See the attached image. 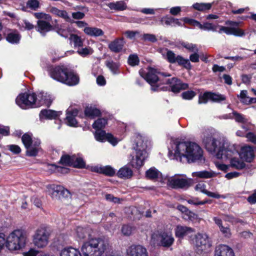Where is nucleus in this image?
Listing matches in <instances>:
<instances>
[{
  "label": "nucleus",
  "instance_id": "1",
  "mask_svg": "<svg viewBox=\"0 0 256 256\" xmlns=\"http://www.w3.org/2000/svg\"><path fill=\"white\" fill-rule=\"evenodd\" d=\"M46 71L52 78L67 86H74L80 82L78 75L64 64H50L46 67Z\"/></svg>",
  "mask_w": 256,
  "mask_h": 256
},
{
  "label": "nucleus",
  "instance_id": "2",
  "mask_svg": "<svg viewBox=\"0 0 256 256\" xmlns=\"http://www.w3.org/2000/svg\"><path fill=\"white\" fill-rule=\"evenodd\" d=\"M108 246L107 242L102 238H92L83 244L81 250L84 256H101Z\"/></svg>",
  "mask_w": 256,
  "mask_h": 256
},
{
  "label": "nucleus",
  "instance_id": "3",
  "mask_svg": "<svg viewBox=\"0 0 256 256\" xmlns=\"http://www.w3.org/2000/svg\"><path fill=\"white\" fill-rule=\"evenodd\" d=\"M167 52L165 59L170 64H176L187 70L192 68V65L190 61L192 62H198L200 59V55L198 52H194L190 56V59L186 58L180 55H176L173 51L166 49Z\"/></svg>",
  "mask_w": 256,
  "mask_h": 256
},
{
  "label": "nucleus",
  "instance_id": "4",
  "mask_svg": "<svg viewBox=\"0 0 256 256\" xmlns=\"http://www.w3.org/2000/svg\"><path fill=\"white\" fill-rule=\"evenodd\" d=\"M188 240L194 246L196 253L198 254L206 252L212 246V242L206 234L198 232L191 235Z\"/></svg>",
  "mask_w": 256,
  "mask_h": 256
},
{
  "label": "nucleus",
  "instance_id": "5",
  "mask_svg": "<svg viewBox=\"0 0 256 256\" xmlns=\"http://www.w3.org/2000/svg\"><path fill=\"white\" fill-rule=\"evenodd\" d=\"M38 97L34 92L20 93L16 99V104L22 109L38 108L42 106V102H37Z\"/></svg>",
  "mask_w": 256,
  "mask_h": 256
},
{
  "label": "nucleus",
  "instance_id": "6",
  "mask_svg": "<svg viewBox=\"0 0 256 256\" xmlns=\"http://www.w3.org/2000/svg\"><path fill=\"white\" fill-rule=\"evenodd\" d=\"M139 74L151 86V90L153 92H158L163 90L164 88H160V86L156 83L160 80L158 76V70L149 66L148 72L141 68L139 70Z\"/></svg>",
  "mask_w": 256,
  "mask_h": 256
},
{
  "label": "nucleus",
  "instance_id": "7",
  "mask_svg": "<svg viewBox=\"0 0 256 256\" xmlns=\"http://www.w3.org/2000/svg\"><path fill=\"white\" fill-rule=\"evenodd\" d=\"M152 240L156 242L160 246L170 248L174 241L172 234L164 230L157 231L154 232L151 236Z\"/></svg>",
  "mask_w": 256,
  "mask_h": 256
},
{
  "label": "nucleus",
  "instance_id": "8",
  "mask_svg": "<svg viewBox=\"0 0 256 256\" xmlns=\"http://www.w3.org/2000/svg\"><path fill=\"white\" fill-rule=\"evenodd\" d=\"M50 235V232L46 228H40L32 236V242L36 246L43 248L48 245Z\"/></svg>",
  "mask_w": 256,
  "mask_h": 256
},
{
  "label": "nucleus",
  "instance_id": "9",
  "mask_svg": "<svg viewBox=\"0 0 256 256\" xmlns=\"http://www.w3.org/2000/svg\"><path fill=\"white\" fill-rule=\"evenodd\" d=\"M185 158L188 163L201 160L203 158V150L196 142H190Z\"/></svg>",
  "mask_w": 256,
  "mask_h": 256
},
{
  "label": "nucleus",
  "instance_id": "10",
  "mask_svg": "<svg viewBox=\"0 0 256 256\" xmlns=\"http://www.w3.org/2000/svg\"><path fill=\"white\" fill-rule=\"evenodd\" d=\"M164 84L169 85L170 90L175 94L178 93L180 90H185L188 88V84L182 82L180 79L176 77L166 80Z\"/></svg>",
  "mask_w": 256,
  "mask_h": 256
},
{
  "label": "nucleus",
  "instance_id": "11",
  "mask_svg": "<svg viewBox=\"0 0 256 256\" xmlns=\"http://www.w3.org/2000/svg\"><path fill=\"white\" fill-rule=\"evenodd\" d=\"M136 158H132L131 163L134 168H140L144 164V161L146 158V151L144 148L141 149L136 144Z\"/></svg>",
  "mask_w": 256,
  "mask_h": 256
},
{
  "label": "nucleus",
  "instance_id": "12",
  "mask_svg": "<svg viewBox=\"0 0 256 256\" xmlns=\"http://www.w3.org/2000/svg\"><path fill=\"white\" fill-rule=\"evenodd\" d=\"M180 20L183 21L186 24H189L190 26L198 27L201 30H216V26L213 25L212 23L206 22L203 24H202L200 22L196 20L187 17L183 18L180 19Z\"/></svg>",
  "mask_w": 256,
  "mask_h": 256
},
{
  "label": "nucleus",
  "instance_id": "13",
  "mask_svg": "<svg viewBox=\"0 0 256 256\" xmlns=\"http://www.w3.org/2000/svg\"><path fill=\"white\" fill-rule=\"evenodd\" d=\"M50 194L53 199L62 200L71 196L70 192L60 185L54 186Z\"/></svg>",
  "mask_w": 256,
  "mask_h": 256
},
{
  "label": "nucleus",
  "instance_id": "14",
  "mask_svg": "<svg viewBox=\"0 0 256 256\" xmlns=\"http://www.w3.org/2000/svg\"><path fill=\"white\" fill-rule=\"evenodd\" d=\"M169 185L173 188H188L192 183V179L172 178L168 180Z\"/></svg>",
  "mask_w": 256,
  "mask_h": 256
},
{
  "label": "nucleus",
  "instance_id": "15",
  "mask_svg": "<svg viewBox=\"0 0 256 256\" xmlns=\"http://www.w3.org/2000/svg\"><path fill=\"white\" fill-rule=\"evenodd\" d=\"M234 153V148L227 145L225 146V144L222 143V146H220L218 148L216 156L218 159L225 158L231 160Z\"/></svg>",
  "mask_w": 256,
  "mask_h": 256
},
{
  "label": "nucleus",
  "instance_id": "16",
  "mask_svg": "<svg viewBox=\"0 0 256 256\" xmlns=\"http://www.w3.org/2000/svg\"><path fill=\"white\" fill-rule=\"evenodd\" d=\"M194 232V228L181 225L176 226L174 229L176 236L180 239H182L186 236L190 238V236L192 235V234Z\"/></svg>",
  "mask_w": 256,
  "mask_h": 256
},
{
  "label": "nucleus",
  "instance_id": "17",
  "mask_svg": "<svg viewBox=\"0 0 256 256\" xmlns=\"http://www.w3.org/2000/svg\"><path fill=\"white\" fill-rule=\"evenodd\" d=\"M126 256H148L146 249L140 245H132L128 250Z\"/></svg>",
  "mask_w": 256,
  "mask_h": 256
},
{
  "label": "nucleus",
  "instance_id": "18",
  "mask_svg": "<svg viewBox=\"0 0 256 256\" xmlns=\"http://www.w3.org/2000/svg\"><path fill=\"white\" fill-rule=\"evenodd\" d=\"M190 142H179L176 144L174 156L182 159L185 158Z\"/></svg>",
  "mask_w": 256,
  "mask_h": 256
},
{
  "label": "nucleus",
  "instance_id": "19",
  "mask_svg": "<svg viewBox=\"0 0 256 256\" xmlns=\"http://www.w3.org/2000/svg\"><path fill=\"white\" fill-rule=\"evenodd\" d=\"M62 112H57L52 110L42 109L40 110L39 117L40 120H56L62 114Z\"/></svg>",
  "mask_w": 256,
  "mask_h": 256
},
{
  "label": "nucleus",
  "instance_id": "20",
  "mask_svg": "<svg viewBox=\"0 0 256 256\" xmlns=\"http://www.w3.org/2000/svg\"><path fill=\"white\" fill-rule=\"evenodd\" d=\"M214 256H235L233 250L226 244H220L216 246Z\"/></svg>",
  "mask_w": 256,
  "mask_h": 256
},
{
  "label": "nucleus",
  "instance_id": "21",
  "mask_svg": "<svg viewBox=\"0 0 256 256\" xmlns=\"http://www.w3.org/2000/svg\"><path fill=\"white\" fill-rule=\"evenodd\" d=\"M125 42L123 38H118L112 41L108 45L110 50L115 53H118L122 51Z\"/></svg>",
  "mask_w": 256,
  "mask_h": 256
},
{
  "label": "nucleus",
  "instance_id": "22",
  "mask_svg": "<svg viewBox=\"0 0 256 256\" xmlns=\"http://www.w3.org/2000/svg\"><path fill=\"white\" fill-rule=\"evenodd\" d=\"M54 26H52L49 22L44 20H38L37 26L36 28L42 36H44L46 32L54 30Z\"/></svg>",
  "mask_w": 256,
  "mask_h": 256
},
{
  "label": "nucleus",
  "instance_id": "23",
  "mask_svg": "<svg viewBox=\"0 0 256 256\" xmlns=\"http://www.w3.org/2000/svg\"><path fill=\"white\" fill-rule=\"evenodd\" d=\"M206 149L210 152H215L218 148V143L219 144V146H222L221 142L214 138L212 136L207 137L204 140Z\"/></svg>",
  "mask_w": 256,
  "mask_h": 256
},
{
  "label": "nucleus",
  "instance_id": "24",
  "mask_svg": "<svg viewBox=\"0 0 256 256\" xmlns=\"http://www.w3.org/2000/svg\"><path fill=\"white\" fill-rule=\"evenodd\" d=\"M8 32L6 36V40L12 44H18L20 43L22 36L16 30H8Z\"/></svg>",
  "mask_w": 256,
  "mask_h": 256
},
{
  "label": "nucleus",
  "instance_id": "25",
  "mask_svg": "<svg viewBox=\"0 0 256 256\" xmlns=\"http://www.w3.org/2000/svg\"><path fill=\"white\" fill-rule=\"evenodd\" d=\"M92 232V230L89 227H82L79 226H78L76 230V236L80 240L88 238V241H89L92 238H90Z\"/></svg>",
  "mask_w": 256,
  "mask_h": 256
},
{
  "label": "nucleus",
  "instance_id": "26",
  "mask_svg": "<svg viewBox=\"0 0 256 256\" xmlns=\"http://www.w3.org/2000/svg\"><path fill=\"white\" fill-rule=\"evenodd\" d=\"M93 172L104 174L108 176H113L116 174L115 170L110 166H94L92 170Z\"/></svg>",
  "mask_w": 256,
  "mask_h": 256
},
{
  "label": "nucleus",
  "instance_id": "27",
  "mask_svg": "<svg viewBox=\"0 0 256 256\" xmlns=\"http://www.w3.org/2000/svg\"><path fill=\"white\" fill-rule=\"evenodd\" d=\"M240 22L228 20L225 22V24L232 26V35L236 36H242L245 35L244 31L238 28Z\"/></svg>",
  "mask_w": 256,
  "mask_h": 256
},
{
  "label": "nucleus",
  "instance_id": "28",
  "mask_svg": "<svg viewBox=\"0 0 256 256\" xmlns=\"http://www.w3.org/2000/svg\"><path fill=\"white\" fill-rule=\"evenodd\" d=\"M84 31L86 34L90 36L98 37L104 34L102 29L96 27H85Z\"/></svg>",
  "mask_w": 256,
  "mask_h": 256
},
{
  "label": "nucleus",
  "instance_id": "29",
  "mask_svg": "<svg viewBox=\"0 0 256 256\" xmlns=\"http://www.w3.org/2000/svg\"><path fill=\"white\" fill-rule=\"evenodd\" d=\"M84 114L86 117L90 118H94L101 115V112L99 109L92 106H86Z\"/></svg>",
  "mask_w": 256,
  "mask_h": 256
},
{
  "label": "nucleus",
  "instance_id": "30",
  "mask_svg": "<svg viewBox=\"0 0 256 256\" xmlns=\"http://www.w3.org/2000/svg\"><path fill=\"white\" fill-rule=\"evenodd\" d=\"M116 176L121 178H130L133 176V172L131 168L125 166L118 170Z\"/></svg>",
  "mask_w": 256,
  "mask_h": 256
},
{
  "label": "nucleus",
  "instance_id": "31",
  "mask_svg": "<svg viewBox=\"0 0 256 256\" xmlns=\"http://www.w3.org/2000/svg\"><path fill=\"white\" fill-rule=\"evenodd\" d=\"M74 158V155L70 156L68 154H62L58 162V164L66 166H70L72 165V162Z\"/></svg>",
  "mask_w": 256,
  "mask_h": 256
},
{
  "label": "nucleus",
  "instance_id": "32",
  "mask_svg": "<svg viewBox=\"0 0 256 256\" xmlns=\"http://www.w3.org/2000/svg\"><path fill=\"white\" fill-rule=\"evenodd\" d=\"M60 256H82V254L78 249L70 247L62 250Z\"/></svg>",
  "mask_w": 256,
  "mask_h": 256
},
{
  "label": "nucleus",
  "instance_id": "33",
  "mask_svg": "<svg viewBox=\"0 0 256 256\" xmlns=\"http://www.w3.org/2000/svg\"><path fill=\"white\" fill-rule=\"evenodd\" d=\"M212 5V3L196 2L192 4V8L198 11L205 12L210 10Z\"/></svg>",
  "mask_w": 256,
  "mask_h": 256
},
{
  "label": "nucleus",
  "instance_id": "34",
  "mask_svg": "<svg viewBox=\"0 0 256 256\" xmlns=\"http://www.w3.org/2000/svg\"><path fill=\"white\" fill-rule=\"evenodd\" d=\"M106 5L110 8V10H114L118 11H121L125 10L126 8V6L124 1L120 0L116 2H110Z\"/></svg>",
  "mask_w": 256,
  "mask_h": 256
},
{
  "label": "nucleus",
  "instance_id": "35",
  "mask_svg": "<svg viewBox=\"0 0 256 256\" xmlns=\"http://www.w3.org/2000/svg\"><path fill=\"white\" fill-rule=\"evenodd\" d=\"M230 166L235 169L241 170L246 167V164L238 158H233L230 160Z\"/></svg>",
  "mask_w": 256,
  "mask_h": 256
},
{
  "label": "nucleus",
  "instance_id": "36",
  "mask_svg": "<svg viewBox=\"0 0 256 256\" xmlns=\"http://www.w3.org/2000/svg\"><path fill=\"white\" fill-rule=\"evenodd\" d=\"M108 123L106 118H98L94 122L92 126L96 130H100L104 128Z\"/></svg>",
  "mask_w": 256,
  "mask_h": 256
},
{
  "label": "nucleus",
  "instance_id": "37",
  "mask_svg": "<svg viewBox=\"0 0 256 256\" xmlns=\"http://www.w3.org/2000/svg\"><path fill=\"white\" fill-rule=\"evenodd\" d=\"M224 220L226 222H228L232 223V224H236L238 223H240L242 224H244L246 222L242 220L236 218L231 214H223Z\"/></svg>",
  "mask_w": 256,
  "mask_h": 256
},
{
  "label": "nucleus",
  "instance_id": "38",
  "mask_svg": "<svg viewBox=\"0 0 256 256\" xmlns=\"http://www.w3.org/2000/svg\"><path fill=\"white\" fill-rule=\"evenodd\" d=\"M186 201L188 204L194 206L203 205L206 204H211L212 200H200L198 198L192 197L190 198L186 199Z\"/></svg>",
  "mask_w": 256,
  "mask_h": 256
},
{
  "label": "nucleus",
  "instance_id": "39",
  "mask_svg": "<svg viewBox=\"0 0 256 256\" xmlns=\"http://www.w3.org/2000/svg\"><path fill=\"white\" fill-rule=\"evenodd\" d=\"M22 141L26 149H29L32 146V136L25 133L22 137Z\"/></svg>",
  "mask_w": 256,
  "mask_h": 256
},
{
  "label": "nucleus",
  "instance_id": "40",
  "mask_svg": "<svg viewBox=\"0 0 256 256\" xmlns=\"http://www.w3.org/2000/svg\"><path fill=\"white\" fill-rule=\"evenodd\" d=\"M226 100V97L224 95L210 92V102L220 103Z\"/></svg>",
  "mask_w": 256,
  "mask_h": 256
},
{
  "label": "nucleus",
  "instance_id": "41",
  "mask_svg": "<svg viewBox=\"0 0 256 256\" xmlns=\"http://www.w3.org/2000/svg\"><path fill=\"white\" fill-rule=\"evenodd\" d=\"M72 167L77 168H84L86 167V162L83 158L80 157H76L74 155V161L72 162Z\"/></svg>",
  "mask_w": 256,
  "mask_h": 256
},
{
  "label": "nucleus",
  "instance_id": "42",
  "mask_svg": "<svg viewBox=\"0 0 256 256\" xmlns=\"http://www.w3.org/2000/svg\"><path fill=\"white\" fill-rule=\"evenodd\" d=\"M50 12L52 14L63 18L67 19L68 18V12L64 10H60L56 7H52L50 10Z\"/></svg>",
  "mask_w": 256,
  "mask_h": 256
},
{
  "label": "nucleus",
  "instance_id": "43",
  "mask_svg": "<svg viewBox=\"0 0 256 256\" xmlns=\"http://www.w3.org/2000/svg\"><path fill=\"white\" fill-rule=\"evenodd\" d=\"M146 176L148 180H154L158 177V171L155 168H151L146 172Z\"/></svg>",
  "mask_w": 256,
  "mask_h": 256
},
{
  "label": "nucleus",
  "instance_id": "44",
  "mask_svg": "<svg viewBox=\"0 0 256 256\" xmlns=\"http://www.w3.org/2000/svg\"><path fill=\"white\" fill-rule=\"evenodd\" d=\"M208 100L210 101V92L206 91L198 96V103L199 104H206Z\"/></svg>",
  "mask_w": 256,
  "mask_h": 256
},
{
  "label": "nucleus",
  "instance_id": "45",
  "mask_svg": "<svg viewBox=\"0 0 256 256\" xmlns=\"http://www.w3.org/2000/svg\"><path fill=\"white\" fill-rule=\"evenodd\" d=\"M180 44L182 47L186 48L190 52H198L197 45L196 44H193L192 43H189L188 42H182L180 43Z\"/></svg>",
  "mask_w": 256,
  "mask_h": 256
},
{
  "label": "nucleus",
  "instance_id": "46",
  "mask_svg": "<svg viewBox=\"0 0 256 256\" xmlns=\"http://www.w3.org/2000/svg\"><path fill=\"white\" fill-rule=\"evenodd\" d=\"M70 40L74 42V46L80 47L83 46L82 39L77 34H70Z\"/></svg>",
  "mask_w": 256,
  "mask_h": 256
},
{
  "label": "nucleus",
  "instance_id": "47",
  "mask_svg": "<svg viewBox=\"0 0 256 256\" xmlns=\"http://www.w3.org/2000/svg\"><path fill=\"white\" fill-rule=\"evenodd\" d=\"M106 66L114 74H117L119 68V65L112 60H107L106 62Z\"/></svg>",
  "mask_w": 256,
  "mask_h": 256
},
{
  "label": "nucleus",
  "instance_id": "48",
  "mask_svg": "<svg viewBox=\"0 0 256 256\" xmlns=\"http://www.w3.org/2000/svg\"><path fill=\"white\" fill-rule=\"evenodd\" d=\"M40 99L37 100V102H42V106L43 104H45L47 107H50L52 104V100L49 96H44L43 93H40Z\"/></svg>",
  "mask_w": 256,
  "mask_h": 256
},
{
  "label": "nucleus",
  "instance_id": "49",
  "mask_svg": "<svg viewBox=\"0 0 256 256\" xmlns=\"http://www.w3.org/2000/svg\"><path fill=\"white\" fill-rule=\"evenodd\" d=\"M134 230V228L133 226L129 224H126L122 225L121 231L124 235L128 236L132 234Z\"/></svg>",
  "mask_w": 256,
  "mask_h": 256
},
{
  "label": "nucleus",
  "instance_id": "50",
  "mask_svg": "<svg viewBox=\"0 0 256 256\" xmlns=\"http://www.w3.org/2000/svg\"><path fill=\"white\" fill-rule=\"evenodd\" d=\"M128 62L132 66L139 64L140 58L136 54H130L128 56Z\"/></svg>",
  "mask_w": 256,
  "mask_h": 256
},
{
  "label": "nucleus",
  "instance_id": "51",
  "mask_svg": "<svg viewBox=\"0 0 256 256\" xmlns=\"http://www.w3.org/2000/svg\"><path fill=\"white\" fill-rule=\"evenodd\" d=\"M107 133L104 130H96L95 132V138L99 142H103L106 141Z\"/></svg>",
  "mask_w": 256,
  "mask_h": 256
},
{
  "label": "nucleus",
  "instance_id": "52",
  "mask_svg": "<svg viewBox=\"0 0 256 256\" xmlns=\"http://www.w3.org/2000/svg\"><path fill=\"white\" fill-rule=\"evenodd\" d=\"M194 176L200 178H208L212 177V174L207 170L198 172L194 173Z\"/></svg>",
  "mask_w": 256,
  "mask_h": 256
},
{
  "label": "nucleus",
  "instance_id": "53",
  "mask_svg": "<svg viewBox=\"0 0 256 256\" xmlns=\"http://www.w3.org/2000/svg\"><path fill=\"white\" fill-rule=\"evenodd\" d=\"M182 218L186 220L194 222L198 219V215L193 212L190 210Z\"/></svg>",
  "mask_w": 256,
  "mask_h": 256
},
{
  "label": "nucleus",
  "instance_id": "54",
  "mask_svg": "<svg viewBox=\"0 0 256 256\" xmlns=\"http://www.w3.org/2000/svg\"><path fill=\"white\" fill-rule=\"evenodd\" d=\"M254 157V155L252 150H246L243 152V158L246 162H252Z\"/></svg>",
  "mask_w": 256,
  "mask_h": 256
},
{
  "label": "nucleus",
  "instance_id": "55",
  "mask_svg": "<svg viewBox=\"0 0 256 256\" xmlns=\"http://www.w3.org/2000/svg\"><path fill=\"white\" fill-rule=\"evenodd\" d=\"M196 95V92L193 90H187L182 94V98L187 100H192Z\"/></svg>",
  "mask_w": 256,
  "mask_h": 256
},
{
  "label": "nucleus",
  "instance_id": "56",
  "mask_svg": "<svg viewBox=\"0 0 256 256\" xmlns=\"http://www.w3.org/2000/svg\"><path fill=\"white\" fill-rule=\"evenodd\" d=\"M66 122L70 126L76 127L78 125V122L76 118L70 116H66Z\"/></svg>",
  "mask_w": 256,
  "mask_h": 256
},
{
  "label": "nucleus",
  "instance_id": "57",
  "mask_svg": "<svg viewBox=\"0 0 256 256\" xmlns=\"http://www.w3.org/2000/svg\"><path fill=\"white\" fill-rule=\"evenodd\" d=\"M232 114L233 116H234L235 120L236 122L242 124L246 122V120L243 114L238 113V112L235 110H234Z\"/></svg>",
  "mask_w": 256,
  "mask_h": 256
},
{
  "label": "nucleus",
  "instance_id": "58",
  "mask_svg": "<svg viewBox=\"0 0 256 256\" xmlns=\"http://www.w3.org/2000/svg\"><path fill=\"white\" fill-rule=\"evenodd\" d=\"M26 6L32 10H36L40 6V3L38 0H28Z\"/></svg>",
  "mask_w": 256,
  "mask_h": 256
},
{
  "label": "nucleus",
  "instance_id": "59",
  "mask_svg": "<svg viewBox=\"0 0 256 256\" xmlns=\"http://www.w3.org/2000/svg\"><path fill=\"white\" fill-rule=\"evenodd\" d=\"M38 151V148H36L30 147L29 149H26V154L28 156H36Z\"/></svg>",
  "mask_w": 256,
  "mask_h": 256
},
{
  "label": "nucleus",
  "instance_id": "60",
  "mask_svg": "<svg viewBox=\"0 0 256 256\" xmlns=\"http://www.w3.org/2000/svg\"><path fill=\"white\" fill-rule=\"evenodd\" d=\"M106 140L108 142L110 143L114 146H116L118 142L117 138H115L110 133H107L106 138Z\"/></svg>",
  "mask_w": 256,
  "mask_h": 256
},
{
  "label": "nucleus",
  "instance_id": "61",
  "mask_svg": "<svg viewBox=\"0 0 256 256\" xmlns=\"http://www.w3.org/2000/svg\"><path fill=\"white\" fill-rule=\"evenodd\" d=\"M54 29L56 28L57 32L62 36L64 37L65 38H67L68 37L69 32L67 30L62 28H59L58 25L56 24L54 26Z\"/></svg>",
  "mask_w": 256,
  "mask_h": 256
},
{
  "label": "nucleus",
  "instance_id": "62",
  "mask_svg": "<svg viewBox=\"0 0 256 256\" xmlns=\"http://www.w3.org/2000/svg\"><path fill=\"white\" fill-rule=\"evenodd\" d=\"M142 39L144 40H148L152 42H155L157 41V38L155 35L150 34H144L142 36Z\"/></svg>",
  "mask_w": 256,
  "mask_h": 256
},
{
  "label": "nucleus",
  "instance_id": "63",
  "mask_svg": "<svg viewBox=\"0 0 256 256\" xmlns=\"http://www.w3.org/2000/svg\"><path fill=\"white\" fill-rule=\"evenodd\" d=\"M52 166L54 167V169L56 170V172L66 174L70 172V169L68 168L58 166V165H52Z\"/></svg>",
  "mask_w": 256,
  "mask_h": 256
},
{
  "label": "nucleus",
  "instance_id": "64",
  "mask_svg": "<svg viewBox=\"0 0 256 256\" xmlns=\"http://www.w3.org/2000/svg\"><path fill=\"white\" fill-rule=\"evenodd\" d=\"M140 34V32L138 31H133L129 30H126L124 33L126 38L130 40L134 39L135 36Z\"/></svg>",
  "mask_w": 256,
  "mask_h": 256
}]
</instances>
